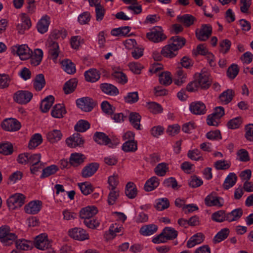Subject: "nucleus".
Returning <instances> with one entry per match:
<instances>
[{"label":"nucleus","instance_id":"nucleus-23","mask_svg":"<svg viewBox=\"0 0 253 253\" xmlns=\"http://www.w3.org/2000/svg\"><path fill=\"white\" fill-rule=\"evenodd\" d=\"M205 238V236L202 233H198L191 237L187 243V247L189 248H192L197 244L202 243Z\"/></svg>","mask_w":253,"mask_h":253},{"label":"nucleus","instance_id":"nucleus-51","mask_svg":"<svg viewBox=\"0 0 253 253\" xmlns=\"http://www.w3.org/2000/svg\"><path fill=\"white\" fill-rule=\"evenodd\" d=\"M167 164L165 163L159 164L155 168V173L160 176H164L168 170Z\"/></svg>","mask_w":253,"mask_h":253},{"label":"nucleus","instance_id":"nucleus-11","mask_svg":"<svg viewBox=\"0 0 253 253\" xmlns=\"http://www.w3.org/2000/svg\"><path fill=\"white\" fill-rule=\"evenodd\" d=\"M189 109L192 113L197 115H204L207 112L205 104L201 101L192 102L190 104Z\"/></svg>","mask_w":253,"mask_h":253},{"label":"nucleus","instance_id":"nucleus-48","mask_svg":"<svg viewBox=\"0 0 253 253\" xmlns=\"http://www.w3.org/2000/svg\"><path fill=\"white\" fill-rule=\"evenodd\" d=\"M90 127L89 123L87 121L81 120L75 126V129L78 132H84Z\"/></svg>","mask_w":253,"mask_h":253},{"label":"nucleus","instance_id":"nucleus-47","mask_svg":"<svg viewBox=\"0 0 253 253\" xmlns=\"http://www.w3.org/2000/svg\"><path fill=\"white\" fill-rule=\"evenodd\" d=\"M163 233L168 240H172L176 238L178 235V232L174 228L170 227H166L163 229Z\"/></svg>","mask_w":253,"mask_h":253},{"label":"nucleus","instance_id":"nucleus-8","mask_svg":"<svg viewBox=\"0 0 253 253\" xmlns=\"http://www.w3.org/2000/svg\"><path fill=\"white\" fill-rule=\"evenodd\" d=\"M2 128L7 131H17L21 127L19 122L14 119H7L1 124Z\"/></svg>","mask_w":253,"mask_h":253},{"label":"nucleus","instance_id":"nucleus-18","mask_svg":"<svg viewBox=\"0 0 253 253\" xmlns=\"http://www.w3.org/2000/svg\"><path fill=\"white\" fill-rule=\"evenodd\" d=\"M100 88L104 93L109 95L116 96L119 94V90L117 88L110 84L103 83L101 84Z\"/></svg>","mask_w":253,"mask_h":253},{"label":"nucleus","instance_id":"nucleus-4","mask_svg":"<svg viewBox=\"0 0 253 253\" xmlns=\"http://www.w3.org/2000/svg\"><path fill=\"white\" fill-rule=\"evenodd\" d=\"M212 33V27L209 24H203L200 29L196 31L197 38L201 41H205L211 36Z\"/></svg>","mask_w":253,"mask_h":253},{"label":"nucleus","instance_id":"nucleus-64","mask_svg":"<svg viewBox=\"0 0 253 253\" xmlns=\"http://www.w3.org/2000/svg\"><path fill=\"white\" fill-rule=\"evenodd\" d=\"M245 130V137L246 139L250 142L253 141V124H250L246 125Z\"/></svg>","mask_w":253,"mask_h":253},{"label":"nucleus","instance_id":"nucleus-58","mask_svg":"<svg viewBox=\"0 0 253 253\" xmlns=\"http://www.w3.org/2000/svg\"><path fill=\"white\" fill-rule=\"evenodd\" d=\"M94 6L95 7V10L96 20L100 21L104 17L105 13V9L104 6L101 4H97Z\"/></svg>","mask_w":253,"mask_h":253},{"label":"nucleus","instance_id":"nucleus-12","mask_svg":"<svg viewBox=\"0 0 253 253\" xmlns=\"http://www.w3.org/2000/svg\"><path fill=\"white\" fill-rule=\"evenodd\" d=\"M35 246L41 250L48 249L50 245L47 239V236L45 234H41L37 236L35 240Z\"/></svg>","mask_w":253,"mask_h":253},{"label":"nucleus","instance_id":"nucleus-21","mask_svg":"<svg viewBox=\"0 0 253 253\" xmlns=\"http://www.w3.org/2000/svg\"><path fill=\"white\" fill-rule=\"evenodd\" d=\"M93 139L99 144L107 145L112 143L111 139L103 132H96Z\"/></svg>","mask_w":253,"mask_h":253},{"label":"nucleus","instance_id":"nucleus-32","mask_svg":"<svg viewBox=\"0 0 253 253\" xmlns=\"http://www.w3.org/2000/svg\"><path fill=\"white\" fill-rule=\"evenodd\" d=\"M234 92L232 89H227L222 92L219 96L221 102L225 104L229 103L233 99Z\"/></svg>","mask_w":253,"mask_h":253},{"label":"nucleus","instance_id":"nucleus-16","mask_svg":"<svg viewBox=\"0 0 253 253\" xmlns=\"http://www.w3.org/2000/svg\"><path fill=\"white\" fill-rule=\"evenodd\" d=\"M99 165L97 163H91L86 166L83 169L82 175L83 177L87 178L91 176L97 171Z\"/></svg>","mask_w":253,"mask_h":253},{"label":"nucleus","instance_id":"nucleus-50","mask_svg":"<svg viewBox=\"0 0 253 253\" xmlns=\"http://www.w3.org/2000/svg\"><path fill=\"white\" fill-rule=\"evenodd\" d=\"M58 170V167L56 165H51L43 169L42 173L41 176V178H44L52 175L56 172Z\"/></svg>","mask_w":253,"mask_h":253},{"label":"nucleus","instance_id":"nucleus-60","mask_svg":"<svg viewBox=\"0 0 253 253\" xmlns=\"http://www.w3.org/2000/svg\"><path fill=\"white\" fill-rule=\"evenodd\" d=\"M80 189L85 195H87L90 194L93 191V188L92 185L87 182L81 183L79 184Z\"/></svg>","mask_w":253,"mask_h":253},{"label":"nucleus","instance_id":"nucleus-55","mask_svg":"<svg viewBox=\"0 0 253 253\" xmlns=\"http://www.w3.org/2000/svg\"><path fill=\"white\" fill-rule=\"evenodd\" d=\"M187 156L192 160H203V158L201 155V152L197 149H195L192 150H189L188 152Z\"/></svg>","mask_w":253,"mask_h":253},{"label":"nucleus","instance_id":"nucleus-62","mask_svg":"<svg viewBox=\"0 0 253 253\" xmlns=\"http://www.w3.org/2000/svg\"><path fill=\"white\" fill-rule=\"evenodd\" d=\"M139 99L138 94L137 91L129 92L125 97V102L128 103H134L136 102Z\"/></svg>","mask_w":253,"mask_h":253},{"label":"nucleus","instance_id":"nucleus-34","mask_svg":"<svg viewBox=\"0 0 253 253\" xmlns=\"http://www.w3.org/2000/svg\"><path fill=\"white\" fill-rule=\"evenodd\" d=\"M77 85V81L76 79H72L67 81L64 84L63 89L65 94H69L73 92Z\"/></svg>","mask_w":253,"mask_h":253},{"label":"nucleus","instance_id":"nucleus-19","mask_svg":"<svg viewBox=\"0 0 253 253\" xmlns=\"http://www.w3.org/2000/svg\"><path fill=\"white\" fill-rule=\"evenodd\" d=\"M49 20V17L47 15L44 16L40 20L37 26L40 33L43 34L47 31L50 23Z\"/></svg>","mask_w":253,"mask_h":253},{"label":"nucleus","instance_id":"nucleus-38","mask_svg":"<svg viewBox=\"0 0 253 253\" xmlns=\"http://www.w3.org/2000/svg\"><path fill=\"white\" fill-rule=\"evenodd\" d=\"M125 193L126 196L130 199H133L136 197L137 191L133 183L130 182L126 184Z\"/></svg>","mask_w":253,"mask_h":253},{"label":"nucleus","instance_id":"nucleus-27","mask_svg":"<svg viewBox=\"0 0 253 253\" xmlns=\"http://www.w3.org/2000/svg\"><path fill=\"white\" fill-rule=\"evenodd\" d=\"M159 179L156 176H153L147 180L144 185V189L149 192L154 190L159 185Z\"/></svg>","mask_w":253,"mask_h":253},{"label":"nucleus","instance_id":"nucleus-63","mask_svg":"<svg viewBox=\"0 0 253 253\" xmlns=\"http://www.w3.org/2000/svg\"><path fill=\"white\" fill-rule=\"evenodd\" d=\"M212 218L217 222H222L226 220V214L224 211H219L212 214Z\"/></svg>","mask_w":253,"mask_h":253},{"label":"nucleus","instance_id":"nucleus-20","mask_svg":"<svg viewBox=\"0 0 253 253\" xmlns=\"http://www.w3.org/2000/svg\"><path fill=\"white\" fill-rule=\"evenodd\" d=\"M43 52L42 49L39 48L35 49L30 57L31 64L34 66L39 65L41 62Z\"/></svg>","mask_w":253,"mask_h":253},{"label":"nucleus","instance_id":"nucleus-53","mask_svg":"<svg viewBox=\"0 0 253 253\" xmlns=\"http://www.w3.org/2000/svg\"><path fill=\"white\" fill-rule=\"evenodd\" d=\"M67 36V32L65 30H54L50 34L48 40H55L59 38L63 39Z\"/></svg>","mask_w":253,"mask_h":253},{"label":"nucleus","instance_id":"nucleus-14","mask_svg":"<svg viewBox=\"0 0 253 253\" xmlns=\"http://www.w3.org/2000/svg\"><path fill=\"white\" fill-rule=\"evenodd\" d=\"M97 208L94 206H87L83 208L80 212L81 218L84 219H88L92 217L98 212Z\"/></svg>","mask_w":253,"mask_h":253},{"label":"nucleus","instance_id":"nucleus-13","mask_svg":"<svg viewBox=\"0 0 253 253\" xmlns=\"http://www.w3.org/2000/svg\"><path fill=\"white\" fill-rule=\"evenodd\" d=\"M199 86L203 89L208 88L211 84V81L210 79L209 74L206 72H202L198 74V79L197 81Z\"/></svg>","mask_w":253,"mask_h":253},{"label":"nucleus","instance_id":"nucleus-3","mask_svg":"<svg viewBox=\"0 0 253 253\" xmlns=\"http://www.w3.org/2000/svg\"><path fill=\"white\" fill-rule=\"evenodd\" d=\"M25 197L20 193H16L11 196L7 200L8 206L11 209L21 207L25 203Z\"/></svg>","mask_w":253,"mask_h":253},{"label":"nucleus","instance_id":"nucleus-33","mask_svg":"<svg viewBox=\"0 0 253 253\" xmlns=\"http://www.w3.org/2000/svg\"><path fill=\"white\" fill-rule=\"evenodd\" d=\"M62 136V134L59 130L54 129L49 132L47 134L48 140L52 143L59 141Z\"/></svg>","mask_w":253,"mask_h":253},{"label":"nucleus","instance_id":"nucleus-10","mask_svg":"<svg viewBox=\"0 0 253 253\" xmlns=\"http://www.w3.org/2000/svg\"><path fill=\"white\" fill-rule=\"evenodd\" d=\"M47 43L49 57L55 62L59 54L58 43L51 40H48Z\"/></svg>","mask_w":253,"mask_h":253},{"label":"nucleus","instance_id":"nucleus-37","mask_svg":"<svg viewBox=\"0 0 253 253\" xmlns=\"http://www.w3.org/2000/svg\"><path fill=\"white\" fill-rule=\"evenodd\" d=\"M63 69L68 74H72L75 73L76 68L71 60L66 59L61 62Z\"/></svg>","mask_w":253,"mask_h":253},{"label":"nucleus","instance_id":"nucleus-35","mask_svg":"<svg viewBox=\"0 0 253 253\" xmlns=\"http://www.w3.org/2000/svg\"><path fill=\"white\" fill-rule=\"evenodd\" d=\"M122 149L126 152H135L137 149V142L134 140H128L124 143Z\"/></svg>","mask_w":253,"mask_h":253},{"label":"nucleus","instance_id":"nucleus-45","mask_svg":"<svg viewBox=\"0 0 253 253\" xmlns=\"http://www.w3.org/2000/svg\"><path fill=\"white\" fill-rule=\"evenodd\" d=\"M186 74L184 73L182 70L178 69L176 72V77L174 79V83L178 86L181 85L186 82Z\"/></svg>","mask_w":253,"mask_h":253},{"label":"nucleus","instance_id":"nucleus-6","mask_svg":"<svg viewBox=\"0 0 253 253\" xmlns=\"http://www.w3.org/2000/svg\"><path fill=\"white\" fill-rule=\"evenodd\" d=\"M69 236L74 239L84 241L89 239V235L86 231L81 228H74L68 231Z\"/></svg>","mask_w":253,"mask_h":253},{"label":"nucleus","instance_id":"nucleus-40","mask_svg":"<svg viewBox=\"0 0 253 253\" xmlns=\"http://www.w3.org/2000/svg\"><path fill=\"white\" fill-rule=\"evenodd\" d=\"M45 84V81L44 80V76L42 74L38 75L34 81V87L37 91H40L42 89Z\"/></svg>","mask_w":253,"mask_h":253},{"label":"nucleus","instance_id":"nucleus-39","mask_svg":"<svg viewBox=\"0 0 253 253\" xmlns=\"http://www.w3.org/2000/svg\"><path fill=\"white\" fill-rule=\"evenodd\" d=\"M205 202L208 206H218L221 207L222 206L219 202V198L214 196L213 193L208 195L205 198Z\"/></svg>","mask_w":253,"mask_h":253},{"label":"nucleus","instance_id":"nucleus-15","mask_svg":"<svg viewBox=\"0 0 253 253\" xmlns=\"http://www.w3.org/2000/svg\"><path fill=\"white\" fill-rule=\"evenodd\" d=\"M41 206L42 202L40 201H32L25 206V210L27 213L35 214L40 211Z\"/></svg>","mask_w":253,"mask_h":253},{"label":"nucleus","instance_id":"nucleus-30","mask_svg":"<svg viewBox=\"0 0 253 253\" xmlns=\"http://www.w3.org/2000/svg\"><path fill=\"white\" fill-rule=\"evenodd\" d=\"M243 210L238 208L226 214V220L229 222L238 220L243 215Z\"/></svg>","mask_w":253,"mask_h":253},{"label":"nucleus","instance_id":"nucleus-22","mask_svg":"<svg viewBox=\"0 0 253 253\" xmlns=\"http://www.w3.org/2000/svg\"><path fill=\"white\" fill-rule=\"evenodd\" d=\"M161 54L165 57L172 58L177 54V51L169 43L164 46L161 50Z\"/></svg>","mask_w":253,"mask_h":253},{"label":"nucleus","instance_id":"nucleus-41","mask_svg":"<svg viewBox=\"0 0 253 253\" xmlns=\"http://www.w3.org/2000/svg\"><path fill=\"white\" fill-rule=\"evenodd\" d=\"M229 234L228 228H223L214 237L213 242L214 244L219 243L227 238Z\"/></svg>","mask_w":253,"mask_h":253},{"label":"nucleus","instance_id":"nucleus-2","mask_svg":"<svg viewBox=\"0 0 253 253\" xmlns=\"http://www.w3.org/2000/svg\"><path fill=\"white\" fill-rule=\"evenodd\" d=\"M146 37L149 41L155 43L162 42L167 38L161 27L153 28L150 32L147 33Z\"/></svg>","mask_w":253,"mask_h":253},{"label":"nucleus","instance_id":"nucleus-26","mask_svg":"<svg viewBox=\"0 0 253 253\" xmlns=\"http://www.w3.org/2000/svg\"><path fill=\"white\" fill-rule=\"evenodd\" d=\"M85 159L84 155L81 153H73L70 156V164L73 167H78L84 162Z\"/></svg>","mask_w":253,"mask_h":253},{"label":"nucleus","instance_id":"nucleus-24","mask_svg":"<svg viewBox=\"0 0 253 253\" xmlns=\"http://www.w3.org/2000/svg\"><path fill=\"white\" fill-rule=\"evenodd\" d=\"M185 38L178 36H173L170 39V43L177 51L185 45Z\"/></svg>","mask_w":253,"mask_h":253},{"label":"nucleus","instance_id":"nucleus-36","mask_svg":"<svg viewBox=\"0 0 253 253\" xmlns=\"http://www.w3.org/2000/svg\"><path fill=\"white\" fill-rule=\"evenodd\" d=\"M129 120L134 128L136 129H140V122L141 120V116L138 113L135 112L130 113L129 116Z\"/></svg>","mask_w":253,"mask_h":253},{"label":"nucleus","instance_id":"nucleus-61","mask_svg":"<svg viewBox=\"0 0 253 253\" xmlns=\"http://www.w3.org/2000/svg\"><path fill=\"white\" fill-rule=\"evenodd\" d=\"M84 224L88 228L94 229L99 226L100 222L96 218H88L84 221Z\"/></svg>","mask_w":253,"mask_h":253},{"label":"nucleus","instance_id":"nucleus-17","mask_svg":"<svg viewBox=\"0 0 253 253\" xmlns=\"http://www.w3.org/2000/svg\"><path fill=\"white\" fill-rule=\"evenodd\" d=\"M76 103L77 106L84 111H90L93 108L91 104L90 99L88 97L78 99L76 101Z\"/></svg>","mask_w":253,"mask_h":253},{"label":"nucleus","instance_id":"nucleus-46","mask_svg":"<svg viewBox=\"0 0 253 253\" xmlns=\"http://www.w3.org/2000/svg\"><path fill=\"white\" fill-rule=\"evenodd\" d=\"M42 141V135L39 133H36L31 138L28 147L30 149H34L41 144Z\"/></svg>","mask_w":253,"mask_h":253},{"label":"nucleus","instance_id":"nucleus-28","mask_svg":"<svg viewBox=\"0 0 253 253\" xmlns=\"http://www.w3.org/2000/svg\"><path fill=\"white\" fill-rule=\"evenodd\" d=\"M54 101L52 95H49L45 97L41 102V109L43 113H46L50 109Z\"/></svg>","mask_w":253,"mask_h":253},{"label":"nucleus","instance_id":"nucleus-57","mask_svg":"<svg viewBox=\"0 0 253 253\" xmlns=\"http://www.w3.org/2000/svg\"><path fill=\"white\" fill-rule=\"evenodd\" d=\"M231 163L225 160L217 161L214 164V166L218 170H226L230 167Z\"/></svg>","mask_w":253,"mask_h":253},{"label":"nucleus","instance_id":"nucleus-56","mask_svg":"<svg viewBox=\"0 0 253 253\" xmlns=\"http://www.w3.org/2000/svg\"><path fill=\"white\" fill-rule=\"evenodd\" d=\"M13 151V146L10 143L0 144V153L5 155H10Z\"/></svg>","mask_w":253,"mask_h":253},{"label":"nucleus","instance_id":"nucleus-42","mask_svg":"<svg viewBox=\"0 0 253 253\" xmlns=\"http://www.w3.org/2000/svg\"><path fill=\"white\" fill-rule=\"evenodd\" d=\"M112 79L121 84H125L127 82L126 75L122 72L114 71L111 74Z\"/></svg>","mask_w":253,"mask_h":253},{"label":"nucleus","instance_id":"nucleus-54","mask_svg":"<svg viewBox=\"0 0 253 253\" xmlns=\"http://www.w3.org/2000/svg\"><path fill=\"white\" fill-rule=\"evenodd\" d=\"M119 189H111V191L108 195L107 200L109 205H113L115 203L119 196Z\"/></svg>","mask_w":253,"mask_h":253},{"label":"nucleus","instance_id":"nucleus-52","mask_svg":"<svg viewBox=\"0 0 253 253\" xmlns=\"http://www.w3.org/2000/svg\"><path fill=\"white\" fill-rule=\"evenodd\" d=\"M159 82L161 84L169 85L172 83V79L169 72L162 73L159 75Z\"/></svg>","mask_w":253,"mask_h":253},{"label":"nucleus","instance_id":"nucleus-31","mask_svg":"<svg viewBox=\"0 0 253 253\" xmlns=\"http://www.w3.org/2000/svg\"><path fill=\"white\" fill-rule=\"evenodd\" d=\"M237 177L234 173H230L225 178L223 184L224 189L227 190L233 187L236 183Z\"/></svg>","mask_w":253,"mask_h":253},{"label":"nucleus","instance_id":"nucleus-25","mask_svg":"<svg viewBox=\"0 0 253 253\" xmlns=\"http://www.w3.org/2000/svg\"><path fill=\"white\" fill-rule=\"evenodd\" d=\"M66 113V109L63 104H58L53 107L51 115L55 118H62Z\"/></svg>","mask_w":253,"mask_h":253},{"label":"nucleus","instance_id":"nucleus-44","mask_svg":"<svg viewBox=\"0 0 253 253\" xmlns=\"http://www.w3.org/2000/svg\"><path fill=\"white\" fill-rule=\"evenodd\" d=\"M177 20L183 23L185 26L189 27L194 23L195 18L191 15L184 14L182 16H178Z\"/></svg>","mask_w":253,"mask_h":253},{"label":"nucleus","instance_id":"nucleus-1","mask_svg":"<svg viewBox=\"0 0 253 253\" xmlns=\"http://www.w3.org/2000/svg\"><path fill=\"white\" fill-rule=\"evenodd\" d=\"M17 236L13 233H10L9 227L2 226L0 227V240L5 245H9L15 241Z\"/></svg>","mask_w":253,"mask_h":253},{"label":"nucleus","instance_id":"nucleus-59","mask_svg":"<svg viewBox=\"0 0 253 253\" xmlns=\"http://www.w3.org/2000/svg\"><path fill=\"white\" fill-rule=\"evenodd\" d=\"M239 69L236 64L231 65L228 69L227 75L230 79H234L238 74Z\"/></svg>","mask_w":253,"mask_h":253},{"label":"nucleus","instance_id":"nucleus-7","mask_svg":"<svg viewBox=\"0 0 253 253\" xmlns=\"http://www.w3.org/2000/svg\"><path fill=\"white\" fill-rule=\"evenodd\" d=\"M33 97V94L28 91L20 90L16 92L13 98L15 101L19 104H26Z\"/></svg>","mask_w":253,"mask_h":253},{"label":"nucleus","instance_id":"nucleus-43","mask_svg":"<svg viewBox=\"0 0 253 253\" xmlns=\"http://www.w3.org/2000/svg\"><path fill=\"white\" fill-rule=\"evenodd\" d=\"M158 229L156 225L154 224H150L142 227L140 228V233L144 236L151 235L155 233Z\"/></svg>","mask_w":253,"mask_h":253},{"label":"nucleus","instance_id":"nucleus-9","mask_svg":"<svg viewBox=\"0 0 253 253\" xmlns=\"http://www.w3.org/2000/svg\"><path fill=\"white\" fill-rule=\"evenodd\" d=\"M84 142L81 135L78 133H74L66 140V144L71 148L82 147L83 146Z\"/></svg>","mask_w":253,"mask_h":253},{"label":"nucleus","instance_id":"nucleus-29","mask_svg":"<svg viewBox=\"0 0 253 253\" xmlns=\"http://www.w3.org/2000/svg\"><path fill=\"white\" fill-rule=\"evenodd\" d=\"M84 76L86 81L89 82H95L100 78V74L94 69H91L84 73Z\"/></svg>","mask_w":253,"mask_h":253},{"label":"nucleus","instance_id":"nucleus-5","mask_svg":"<svg viewBox=\"0 0 253 253\" xmlns=\"http://www.w3.org/2000/svg\"><path fill=\"white\" fill-rule=\"evenodd\" d=\"M12 52H15L21 60L29 59L32 53V51L26 44L13 46Z\"/></svg>","mask_w":253,"mask_h":253},{"label":"nucleus","instance_id":"nucleus-49","mask_svg":"<svg viewBox=\"0 0 253 253\" xmlns=\"http://www.w3.org/2000/svg\"><path fill=\"white\" fill-rule=\"evenodd\" d=\"M220 119L219 117L215 116L213 112L208 116L207 123L209 126H217L220 123Z\"/></svg>","mask_w":253,"mask_h":253}]
</instances>
